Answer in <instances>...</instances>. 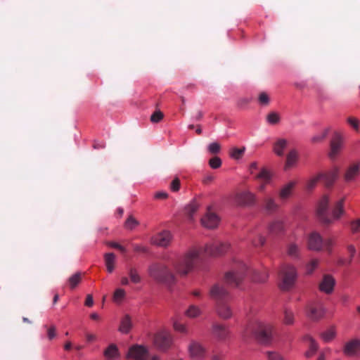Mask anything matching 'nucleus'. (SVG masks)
<instances>
[{
    "label": "nucleus",
    "instance_id": "nucleus-1",
    "mask_svg": "<svg viewBox=\"0 0 360 360\" xmlns=\"http://www.w3.org/2000/svg\"><path fill=\"white\" fill-rule=\"evenodd\" d=\"M201 251L195 248H191L184 255L172 262V265L180 276H186L200 261Z\"/></svg>",
    "mask_w": 360,
    "mask_h": 360
},
{
    "label": "nucleus",
    "instance_id": "nucleus-2",
    "mask_svg": "<svg viewBox=\"0 0 360 360\" xmlns=\"http://www.w3.org/2000/svg\"><path fill=\"white\" fill-rule=\"evenodd\" d=\"M344 202L345 198H343L335 204L332 210V217H330L328 211L329 198L327 195H323L319 200L316 209V214L319 221L323 224L328 225L331 224L333 220L340 219L345 213Z\"/></svg>",
    "mask_w": 360,
    "mask_h": 360
},
{
    "label": "nucleus",
    "instance_id": "nucleus-3",
    "mask_svg": "<svg viewBox=\"0 0 360 360\" xmlns=\"http://www.w3.org/2000/svg\"><path fill=\"white\" fill-rule=\"evenodd\" d=\"M273 335V326L268 323L255 322L250 323L243 333V338L248 340L254 336L262 344H268L271 342Z\"/></svg>",
    "mask_w": 360,
    "mask_h": 360
},
{
    "label": "nucleus",
    "instance_id": "nucleus-4",
    "mask_svg": "<svg viewBox=\"0 0 360 360\" xmlns=\"http://www.w3.org/2000/svg\"><path fill=\"white\" fill-rule=\"evenodd\" d=\"M148 275L158 283L172 286L176 282V277L165 264L155 262L148 267Z\"/></svg>",
    "mask_w": 360,
    "mask_h": 360
},
{
    "label": "nucleus",
    "instance_id": "nucleus-5",
    "mask_svg": "<svg viewBox=\"0 0 360 360\" xmlns=\"http://www.w3.org/2000/svg\"><path fill=\"white\" fill-rule=\"evenodd\" d=\"M297 274L296 268L289 264H285L281 266L279 271L280 288L282 290H289L295 283Z\"/></svg>",
    "mask_w": 360,
    "mask_h": 360
},
{
    "label": "nucleus",
    "instance_id": "nucleus-6",
    "mask_svg": "<svg viewBox=\"0 0 360 360\" xmlns=\"http://www.w3.org/2000/svg\"><path fill=\"white\" fill-rule=\"evenodd\" d=\"M248 271L246 265L243 262H238L233 269L225 275V281L231 286H238L243 281Z\"/></svg>",
    "mask_w": 360,
    "mask_h": 360
},
{
    "label": "nucleus",
    "instance_id": "nucleus-7",
    "mask_svg": "<svg viewBox=\"0 0 360 360\" xmlns=\"http://www.w3.org/2000/svg\"><path fill=\"white\" fill-rule=\"evenodd\" d=\"M230 248L227 242L214 240L205 245L204 252L212 257H219L224 255Z\"/></svg>",
    "mask_w": 360,
    "mask_h": 360
},
{
    "label": "nucleus",
    "instance_id": "nucleus-8",
    "mask_svg": "<svg viewBox=\"0 0 360 360\" xmlns=\"http://www.w3.org/2000/svg\"><path fill=\"white\" fill-rule=\"evenodd\" d=\"M210 297L216 301V303L220 302H227L229 299L228 290L225 288L222 283H215L209 291Z\"/></svg>",
    "mask_w": 360,
    "mask_h": 360
},
{
    "label": "nucleus",
    "instance_id": "nucleus-9",
    "mask_svg": "<svg viewBox=\"0 0 360 360\" xmlns=\"http://www.w3.org/2000/svg\"><path fill=\"white\" fill-rule=\"evenodd\" d=\"M153 342L159 349L166 350L172 344L171 335L167 330H161L155 335Z\"/></svg>",
    "mask_w": 360,
    "mask_h": 360
},
{
    "label": "nucleus",
    "instance_id": "nucleus-10",
    "mask_svg": "<svg viewBox=\"0 0 360 360\" xmlns=\"http://www.w3.org/2000/svg\"><path fill=\"white\" fill-rule=\"evenodd\" d=\"M212 335L219 342H226L231 335L229 329L224 324L214 322L211 328Z\"/></svg>",
    "mask_w": 360,
    "mask_h": 360
},
{
    "label": "nucleus",
    "instance_id": "nucleus-11",
    "mask_svg": "<svg viewBox=\"0 0 360 360\" xmlns=\"http://www.w3.org/2000/svg\"><path fill=\"white\" fill-rule=\"evenodd\" d=\"M127 357L134 360H149V353L146 347L134 345L129 347Z\"/></svg>",
    "mask_w": 360,
    "mask_h": 360
},
{
    "label": "nucleus",
    "instance_id": "nucleus-12",
    "mask_svg": "<svg viewBox=\"0 0 360 360\" xmlns=\"http://www.w3.org/2000/svg\"><path fill=\"white\" fill-rule=\"evenodd\" d=\"M234 201L239 206H252L256 202V196L248 191H243L236 194Z\"/></svg>",
    "mask_w": 360,
    "mask_h": 360
},
{
    "label": "nucleus",
    "instance_id": "nucleus-13",
    "mask_svg": "<svg viewBox=\"0 0 360 360\" xmlns=\"http://www.w3.org/2000/svg\"><path fill=\"white\" fill-rule=\"evenodd\" d=\"M188 352L191 359L202 360L207 356V349L197 341H191L188 346Z\"/></svg>",
    "mask_w": 360,
    "mask_h": 360
},
{
    "label": "nucleus",
    "instance_id": "nucleus-14",
    "mask_svg": "<svg viewBox=\"0 0 360 360\" xmlns=\"http://www.w3.org/2000/svg\"><path fill=\"white\" fill-rule=\"evenodd\" d=\"M219 223V217L210 210H208L206 214L201 218L202 225L207 229H214L217 227Z\"/></svg>",
    "mask_w": 360,
    "mask_h": 360
},
{
    "label": "nucleus",
    "instance_id": "nucleus-15",
    "mask_svg": "<svg viewBox=\"0 0 360 360\" xmlns=\"http://www.w3.org/2000/svg\"><path fill=\"white\" fill-rule=\"evenodd\" d=\"M335 285V280L334 278L331 275L325 274L319 283V288L320 291L326 294H330L333 291Z\"/></svg>",
    "mask_w": 360,
    "mask_h": 360
},
{
    "label": "nucleus",
    "instance_id": "nucleus-16",
    "mask_svg": "<svg viewBox=\"0 0 360 360\" xmlns=\"http://www.w3.org/2000/svg\"><path fill=\"white\" fill-rule=\"evenodd\" d=\"M171 240V233L165 231L155 235L151 238V243L160 247H167L170 243Z\"/></svg>",
    "mask_w": 360,
    "mask_h": 360
},
{
    "label": "nucleus",
    "instance_id": "nucleus-17",
    "mask_svg": "<svg viewBox=\"0 0 360 360\" xmlns=\"http://www.w3.org/2000/svg\"><path fill=\"white\" fill-rule=\"evenodd\" d=\"M325 311L322 304L317 302L311 304L307 311V316L313 321H318L324 315Z\"/></svg>",
    "mask_w": 360,
    "mask_h": 360
},
{
    "label": "nucleus",
    "instance_id": "nucleus-18",
    "mask_svg": "<svg viewBox=\"0 0 360 360\" xmlns=\"http://www.w3.org/2000/svg\"><path fill=\"white\" fill-rule=\"evenodd\" d=\"M215 311L217 314L222 319H229L233 316V311L231 307L226 302H220L216 303Z\"/></svg>",
    "mask_w": 360,
    "mask_h": 360
},
{
    "label": "nucleus",
    "instance_id": "nucleus-19",
    "mask_svg": "<svg viewBox=\"0 0 360 360\" xmlns=\"http://www.w3.org/2000/svg\"><path fill=\"white\" fill-rule=\"evenodd\" d=\"M360 352V340L352 339L345 344L343 352L345 355L353 356Z\"/></svg>",
    "mask_w": 360,
    "mask_h": 360
},
{
    "label": "nucleus",
    "instance_id": "nucleus-20",
    "mask_svg": "<svg viewBox=\"0 0 360 360\" xmlns=\"http://www.w3.org/2000/svg\"><path fill=\"white\" fill-rule=\"evenodd\" d=\"M323 240L319 233H311L308 239V247L310 250L320 251L323 249Z\"/></svg>",
    "mask_w": 360,
    "mask_h": 360
},
{
    "label": "nucleus",
    "instance_id": "nucleus-21",
    "mask_svg": "<svg viewBox=\"0 0 360 360\" xmlns=\"http://www.w3.org/2000/svg\"><path fill=\"white\" fill-rule=\"evenodd\" d=\"M340 169L338 167H333L326 173H321V180L324 182L326 186H331L339 175Z\"/></svg>",
    "mask_w": 360,
    "mask_h": 360
},
{
    "label": "nucleus",
    "instance_id": "nucleus-22",
    "mask_svg": "<svg viewBox=\"0 0 360 360\" xmlns=\"http://www.w3.org/2000/svg\"><path fill=\"white\" fill-rule=\"evenodd\" d=\"M300 250L301 242L289 241L285 247L287 255L294 259H297L300 257Z\"/></svg>",
    "mask_w": 360,
    "mask_h": 360
},
{
    "label": "nucleus",
    "instance_id": "nucleus-23",
    "mask_svg": "<svg viewBox=\"0 0 360 360\" xmlns=\"http://www.w3.org/2000/svg\"><path fill=\"white\" fill-rule=\"evenodd\" d=\"M256 179L262 181L260 185L257 187V190L262 192L265 190L266 184L270 182L271 175L266 169H262L261 172L256 175Z\"/></svg>",
    "mask_w": 360,
    "mask_h": 360
},
{
    "label": "nucleus",
    "instance_id": "nucleus-24",
    "mask_svg": "<svg viewBox=\"0 0 360 360\" xmlns=\"http://www.w3.org/2000/svg\"><path fill=\"white\" fill-rule=\"evenodd\" d=\"M343 146V141L340 137L333 139L330 142V151L329 156L330 159L334 160L340 153Z\"/></svg>",
    "mask_w": 360,
    "mask_h": 360
},
{
    "label": "nucleus",
    "instance_id": "nucleus-25",
    "mask_svg": "<svg viewBox=\"0 0 360 360\" xmlns=\"http://www.w3.org/2000/svg\"><path fill=\"white\" fill-rule=\"evenodd\" d=\"M296 185V181H290L286 184H285L280 190L278 193L279 198L281 200H285L288 199L292 194V191Z\"/></svg>",
    "mask_w": 360,
    "mask_h": 360
},
{
    "label": "nucleus",
    "instance_id": "nucleus-26",
    "mask_svg": "<svg viewBox=\"0 0 360 360\" xmlns=\"http://www.w3.org/2000/svg\"><path fill=\"white\" fill-rule=\"evenodd\" d=\"M360 165L353 164L350 165L344 174V179L346 181H353L359 173Z\"/></svg>",
    "mask_w": 360,
    "mask_h": 360
},
{
    "label": "nucleus",
    "instance_id": "nucleus-27",
    "mask_svg": "<svg viewBox=\"0 0 360 360\" xmlns=\"http://www.w3.org/2000/svg\"><path fill=\"white\" fill-rule=\"evenodd\" d=\"M105 265L108 273H112L115 269L116 256L112 252L105 253L103 255Z\"/></svg>",
    "mask_w": 360,
    "mask_h": 360
},
{
    "label": "nucleus",
    "instance_id": "nucleus-28",
    "mask_svg": "<svg viewBox=\"0 0 360 360\" xmlns=\"http://www.w3.org/2000/svg\"><path fill=\"white\" fill-rule=\"evenodd\" d=\"M264 210L269 213L275 212L278 209V205L275 199L271 196H266L263 200Z\"/></svg>",
    "mask_w": 360,
    "mask_h": 360
},
{
    "label": "nucleus",
    "instance_id": "nucleus-29",
    "mask_svg": "<svg viewBox=\"0 0 360 360\" xmlns=\"http://www.w3.org/2000/svg\"><path fill=\"white\" fill-rule=\"evenodd\" d=\"M103 354L108 360H113L120 356L118 348L115 344L110 345L105 349Z\"/></svg>",
    "mask_w": 360,
    "mask_h": 360
},
{
    "label": "nucleus",
    "instance_id": "nucleus-30",
    "mask_svg": "<svg viewBox=\"0 0 360 360\" xmlns=\"http://www.w3.org/2000/svg\"><path fill=\"white\" fill-rule=\"evenodd\" d=\"M288 145L286 139H280L274 145L273 150L278 156H283L284 150Z\"/></svg>",
    "mask_w": 360,
    "mask_h": 360
},
{
    "label": "nucleus",
    "instance_id": "nucleus-31",
    "mask_svg": "<svg viewBox=\"0 0 360 360\" xmlns=\"http://www.w3.org/2000/svg\"><path fill=\"white\" fill-rule=\"evenodd\" d=\"M284 231V225L281 221L276 220L273 221L269 227V231L271 234L278 235Z\"/></svg>",
    "mask_w": 360,
    "mask_h": 360
},
{
    "label": "nucleus",
    "instance_id": "nucleus-32",
    "mask_svg": "<svg viewBox=\"0 0 360 360\" xmlns=\"http://www.w3.org/2000/svg\"><path fill=\"white\" fill-rule=\"evenodd\" d=\"M305 340L309 343V349L306 352L307 357H311L317 351L319 346L315 340L310 335L305 337Z\"/></svg>",
    "mask_w": 360,
    "mask_h": 360
},
{
    "label": "nucleus",
    "instance_id": "nucleus-33",
    "mask_svg": "<svg viewBox=\"0 0 360 360\" xmlns=\"http://www.w3.org/2000/svg\"><path fill=\"white\" fill-rule=\"evenodd\" d=\"M132 323L129 315H125L121 321L119 330L122 333H128L131 328Z\"/></svg>",
    "mask_w": 360,
    "mask_h": 360
},
{
    "label": "nucleus",
    "instance_id": "nucleus-34",
    "mask_svg": "<svg viewBox=\"0 0 360 360\" xmlns=\"http://www.w3.org/2000/svg\"><path fill=\"white\" fill-rule=\"evenodd\" d=\"M297 160V155L295 150H291L287 155L286 162L285 165V170L290 169L295 166Z\"/></svg>",
    "mask_w": 360,
    "mask_h": 360
},
{
    "label": "nucleus",
    "instance_id": "nucleus-35",
    "mask_svg": "<svg viewBox=\"0 0 360 360\" xmlns=\"http://www.w3.org/2000/svg\"><path fill=\"white\" fill-rule=\"evenodd\" d=\"M82 281V273L77 272L72 275L68 280V283L71 290L75 289Z\"/></svg>",
    "mask_w": 360,
    "mask_h": 360
},
{
    "label": "nucleus",
    "instance_id": "nucleus-36",
    "mask_svg": "<svg viewBox=\"0 0 360 360\" xmlns=\"http://www.w3.org/2000/svg\"><path fill=\"white\" fill-rule=\"evenodd\" d=\"M348 125L353 129V130L358 133L360 131V120L353 116H349L346 119Z\"/></svg>",
    "mask_w": 360,
    "mask_h": 360
},
{
    "label": "nucleus",
    "instance_id": "nucleus-37",
    "mask_svg": "<svg viewBox=\"0 0 360 360\" xmlns=\"http://www.w3.org/2000/svg\"><path fill=\"white\" fill-rule=\"evenodd\" d=\"M201 314L202 311L199 307L194 304L191 305L186 311V316L192 319L198 317Z\"/></svg>",
    "mask_w": 360,
    "mask_h": 360
},
{
    "label": "nucleus",
    "instance_id": "nucleus-38",
    "mask_svg": "<svg viewBox=\"0 0 360 360\" xmlns=\"http://www.w3.org/2000/svg\"><path fill=\"white\" fill-rule=\"evenodd\" d=\"M198 207L199 204L195 200L192 201L186 207V214L191 219H192L193 214L198 211Z\"/></svg>",
    "mask_w": 360,
    "mask_h": 360
},
{
    "label": "nucleus",
    "instance_id": "nucleus-39",
    "mask_svg": "<svg viewBox=\"0 0 360 360\" xmlns=\"http://www.w3.org/2000/svg\"><path fill=\"white\" fill-rule=\"evenodd\" d=\"M128 274L132 283L136 284L141 281V277L136 268L130 267L128 271Z\"/></svg>",
    "mask_w": 360,
    "mask_h": 360
},
{
    "label": "nucleus",
    "instance_id": "nucleus-40",
    "mask_svg": "<svg viewBox=\"0 0 360 360\" xmlns=\"http://www.w3.org/2000/svg\"><path fill=\"white\" fill-rule=\"evenodd\" d=\"M321 337L324 342H330L335 337V331L334 328H330L327 330L321 333Z\"/></svg>",
    "mask_w": 360,
    "mask_h": 360
},
{
    "label": "nucleus",
    "instance_id": "nucleus-41",
    "mask_svg": "<svg viewBox=\"0 0 360 360\" xmlns=\"http://www.w3.org/2000/svg\"><path fill=\"white\" fill-rule=\"evenodd\" d=\"M139 224V221L133 217L129 216L124 223V228L127 230H133Z\"/></svg>",
    "mask_w": 360,
    "mask_h": 360
},
{
    "label": "nucleus",
    "instance_id": "nucleus-42",
    "mask_svg": "<svg viewBox=\"0 0 360 360\" xmlns=\"http://www.w3.org/2000/svg\"><path fill=\"white\" fill-rule=\"evenodd\" d=\"M255 235V238L250 236L248 240L251 241L254 246H262L265 243V238L259 233H256Z\"/></svg>",
    "mask_w": 360,
    "mask_h": 360
},
{
    "label": "nucleus",
    "instance_id": "nucleus-43",
    "mask_svg": "<svg viewBox=\"0 0 360 360\" xmlns=\"http://www.w3.org/2000/svg\"><path fill=\"white\" fill-rule=\"evenodd\" d=\"M280 116L276 112H271L266 116V121L270 124H276L280 122Z\"/></svg>",
    "mask_w": 360,
    "mask_h": 360
},
{
    "label": "nucleus",
    "instance_id": "nucleus-44",
    "mask_svg": "<svg viewBox=\"0 0 360 360\" xmlns=\"http://www.w3.org/2000/svg\"><path fill=\"white\" fill-rule=\"evenodd\" d=\"M319 261L317 259H311L307 265H306V274L308 275L311 274L317 268L319 265Z\"/></svg>",
    "mask_w": 360,
    "mask_h": 360
},
{
    "label": "nucleus",
    "instance_id": "nucleus-45",
    "mask_svg": "<svg viewBox=\"0 0 360 360\" xmlns=\"http://www.w3.org/2000/svg\"><path fill=\"white\" fill-rule=\"evenodd\" d=\"M293 322H294L293 312L288 309H285L284 310L283 323L286 325H291L293 323Z\"/></svg>",
    "mask_w": 360,
    "mask_h": 360
},
{
    "label": "nucleus",
    "instance_id": "nucleus-46",
    "mask_svg": "<svg viewBox=\"0 0 360 360\" xmlns=\"http://www.w3.org/2000/svg\"><path fill=\"white\" fill-rule=\"evenodd\" d=\"M245 148L243 147L242 148H234L231 150L230 153V155L231 158L236 160H239L242 158L244 154Z\"/></svg>",
    "mask_w": 360,
    "mask_h": 360
},
{
    "label": "nucleus",
    "instance_id": "nucleus-47",
    "mask_svg": "<svg viewBox=\"0 0 360 360\" xmlns=\"http://www.w3.org/2000/svg\"><path fill=\"white\" fill-rule=\"evenodd\" d=\"M125 296V291L122 288L117 289L113 295V300L116 302H121Z\"/></svg>",
    "mask_w": 360,
    "mask_h": 360
},
{
    "label": "nucleus",
    "instance_id": "nucleus-48",
    "mask_svg": "<svg viewBox=\"0 0 360 360\" xmlns=\"http://www.w3.org/2000/svg\"><path fill=\"white\" fill-rule=\"evenodd\" d=\"M269 97L266 92H261L258 96V101L260 105L266 106L269 103Z\"/></svg>",
    "mask_w": 360,
    "mask_h": 360
},
{
    "label": "nucleus",
    "instance_id": "nucleus-49",
    "mask_svg": "<svg viewBox=\"0 0 360 360\" xmlns=\"http://www.w3.org/2000/svg\"><path fill=\"white\" fill-rule=\"evenodd\" d=\"M207 149L211 154H217L221 150V146L217 142H213L208 146Z\"/></svg>",
    "mask_w": 360,
    "mask_h": 360
},
{
    "label": "nucleus",
    "instance_id": "nucleus-50",
    "mask_svg": "<svg viewBox=\"0 0 360 360\" xmlns=\"http://www.w3.org/2000/svg\"><path fill=\"white\" fill-rule=\"evenodd\" d=\"M323 175L322 174H318L316 176L309 179L307 182V188L308 190H311L313 188H314V186H316V184H317V182L319 181V180H321V176Z\"/></svg>",
    "mask_w": 360,
    "mask_h": 360
},
{
    "label": "nucleus",
    "instance_id": "nucleus-51",
    "mask_svg": "<svg viewBox=\"0 0 360 360\" xmlns=\"http://www.w3.org/2000/svg\"><path fill=\"white\" fill-rule=\"evenodd\" d=\"M210 166L213 169H217L221 165V160L219 157H213L209 160Z\"/></svg>",
    "mask_w": 360,
    "mask_h": 360
},
{
    "label": "nucleus",
    "instance_id": "nucleus-52",
    "mask_svg": "<svg viewBox=\"0 0 360 360\" xmlns=\"http://www.w3.org/2000/svg\"><path fill=\"white\" fill-rule=\"evenodd\" d=\"M163 117V113L160 110H157L150 116V121L153 123H158L162 120Z\"/></svg>",
    "mask_w": 360,
    "mask_h": 360
},
{
    "label": "nucleus",
    "instance_id": "nucleus-53",
    "mask_svg": "<svg viewBox=\"0 0 360 360\" xmlns=\"http://www.w3.org/2000/svg\"><path fill=\"white\" fill-rule=\"evenodd\" d=\"M174 328L175 330L181 333H187L188 330L184 323L181 322L176 321L174 323Z\"/></svg>",
    "mask_w": 360,
    "mask_h": 360
},
{
    "label": "nucleus",
    "instance_id": "nucleus-54",
    "mask_svg": "<svg viewBox=\"0 0 360 360\" xmlns=\"http://www.w3.org/2000/svg\"><path fill=\"white\" fill-rule=\"evenodd\" d=\"M334 245V241L331 238H328L323 241V248L325 249L329 254L332 252V247Z\"/></svg>",
    "mask_w": 360,
    "mask_h": 360
},
{
    "label": "nucleus",
    "instance_id": "nucleus-55",
    "mask_svg": "<svg viewBox=\"0 0 360 360\" xmlns=\"http://www.w3.org/2000/svg\"><path fill=\"white\" fill-rule=\"evenodd\" d=\"M170 188L172 191H178L180 188V180L179 178L176 177L171 182Z\"/></svg>",
    "mask_w": 360,
    "mask_h": 360
},
{
    "label": "nucleus",
    "instance_id": "nucleus-56",
    "mask_svg": "<svg viewBox=\"0 0 360 360\" xmlns=\"http://www.w3.org/2000/svg\"><path fill=\"white\" fill-rule=\"evenodd\" d=\"M347 251L349 253V259H348V264H351L352 259L356 253V248L353 245H349L347 247Z\"/></svg>",
    "mask_w": 360,
    "mask_h": 360
},
{
    "label": "nucleus",
    "instance_id": "nucleus-57",
    "mask_svg": "<svg viewBox=\"0 0 360 360\" xmlns=\"http://www.w3.org/2000/svg\"><path fill=\"white\" fill-rule=\"evenodd\" d=\"M267 356L269 360H283V357L279 354L274 352H268Z\"/></svg>",
    "mask_w": 360,
    "mask_h": 360
},
{
    "label": "nucleus",
    "instance_id": "nucleus-58",
    "mask_svg": "<svg viewBox=\"0 0 360 360\" xmlns=\"http://www.w3.org/2000/svg\"><path fill=\"white\" fill-rule=\"evenodd\" d=\"M107 244L108 246L115 248V249H117L123 253L126 252L125 248H124L123 246H122L121 245H120L119 243H117L116 242H108Z\"/></svg>",
    "mask_w": 360,
    "mask_h": 360
},
{
    "label": "nucleus",
    "instance_id": "nucleus-59",
    "mask_svg": "<svg viewBox=\"0 0 360 360\" xmlns=\"http://www.w3.org/2000/svg\"><path fill=\"white\" fill-rule=\"evenodd\" d=\"M257 273H255V276H254V280L257 282H265L266 280H267V278H268V274L264 272L263 273L261 276H257Z\"/></svg>",
    "mask_w": 360,
    "mask_h": 360
},
{
    "label": "nucleus",
    "instance_id": "nucleus-60",
    "mask_svg": "<svg viewBox=\"0 0 360 360\" xmlns=\"http://www.w3.org/2000/svg\"><path fill=\"white\" fill-rule=\"evenodd\" d=\"M351 229L353 233L360 231V219L352 222Z\"/></svg>",
    "mask_w": 360,
    "mask_h": 360
},
{
    "label": "nucleus",
    "instance_id": "nucleus-61",
    "mask_svg": "<svg viewBox=\"0 0 360 360\" xmlns=\"http://www.w3.org/2000/svg\"><path fill=\"white\" fill-rule=\"evenodd\" d=\"M56 329L54 326H52L49 328H48L47 335H48V338L50 340H52L53 338H54L56 337Z\"/></svg>",
    "mask_w": 360,
    "mask_h": 360
},
{
    "label": "nucleus",
    "instance_id": "nucleus-62",
    "mask_svg": "<svg viewBox=\"0 0 360 360\" xmlns=\"http://www.w3.org/2000/svg\"><path fill=\"white\" fill-rule=\"evenodd\" d=\"M326 135H327V131H326L321 135H317V136H314V137H312L311 141L314 143L321 141L326 137Z\"/></svg>",
    "mask_w": 360,
    "mask_h": 360
},
{
    "label": "nucleus",
    "instance_id": "nucleus-63",
    "mask_svg": "<svg viewBox=\"0 0 360 360\" xmlns=\"http://www.w3.org/2000/svg\"><path fill=\"white\" fill-rule=\"evenodd\" d=\"M134 250L137 252L146 253L148 252V248L140 245H134Z\"/></svg>",
    "mask_w": 360,
    "mask_h": 360
},
{
    "label": "nucleus",
    "instance_id": "nucleus-64",
    "mask_svg": "<svg viewBox=\"0 0 360 360\" xmlns=\"http://www.w3.org/2000/svg\"><path fill=\"white\" fill-rule=\"evenodd\" d=\"M167 196H168V194L166 192H163V191H159L155 194V198L158 200L166 199L167 198Z\"/></svg>",
    "mask_w": 360,
    "mask_h": 360
}]
</instances>
